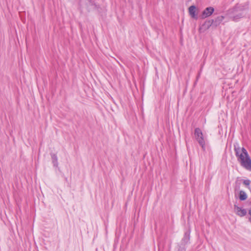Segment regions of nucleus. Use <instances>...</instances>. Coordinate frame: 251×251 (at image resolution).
Listing matches in <instances>:
<instances>
[{
	"label": "nucleus",
	"mask_w": 251,
	"mask_h": 251,
	"mask_svg": "<svg viewBox=\"0 0 251 251\" xmlns=\"http://www.w3.org/2000/svg\"><path fill=\"white\" fill-rule=\"evenodd\" d=\"M234 209L236 214L240 217H243L247 214V210L245 209H243L237 205H234Z\"/></svg>",
	"instance_id": "obj_5"
},
{
	"label": "nucleus",
	"mask_w": 251,
	"mask_h": 251,
	"mask_svg": "<svg viewBox=\"0 0 251 251\" xmlns=\"http://www.w3.org/2000/svg\"><path fill=\"white\" fill-rule=\"evenodd\" d=\"M200 146H201L203 150H205V142L203 136L202 137H200L198 140H197Z\"/></svg>",
	"instance_id": "obj_11"
},
{
	"label": "nucleus",
	"mask_w": 251,
	"mask_h": 251,
	"mask_svg": "<svg viewBox=\"0 0 251 251\" xmlns=\"http://www.w3.org/2000/svg\"><path fill=\"white\" fill-rule=\"evenodd\" d=\"M234 151L238 160L245 169L251 172V158L246 149L244 147L241 149L239 147L234 146Z\"/></svg>",
	"instance_id": "obj_1"
},
{
	"label": "nucleus",
	"mask_w": 251,
	"mask_h": 251,
	"mask_svg": "<svg viewBox=\"0 0 251 251\" xmlns=\"http://www.w3.org/2000/svg\"><path fill=\"white\" fill-rule=\"evenodd\" d=\"M190 238V230H189L185 232L183 237L181 240L182 245L185 246L189 243Z\"/></svg>",
	"instance_id": "obj_6"
},
{
	"label": "nucleus",
	"mask_w": 251,
	"mask_h": 251,
	"mask_svg": "<svg viewBox=\"0 0 251 251\" xmlns=\"http://www.w3.org/2000/svg\"><path fill=\"white\" fill-rule=\"evenodd\" d=\"M214 12V8L213 7H206L201 13L200 18L204 19L210 16Z\"/></svg>",
	"instance_id": "obj_3"
},
{
	"label": "nucleus",
	"mask_w": 251,
	"mask_h": 251,
	"mask_svg": "<svg viewBox=\"0 0 251 251\" xmlns=\"http://www.w3.org/2000/svg\"><path fill=\"white\" fill-rule=\"evenodd\" d=\"M246 7L245 4L237 3L232 8L228 10V14L232 21L237 22L244 16V11Z\"/></svg>",
	"instance_id": "obj_2"
},
{
	"label": "nucleus",
	"mask_w": 251,
	"mask_h": 251,
	"mask_svg": "<svg viewBox=\"0 0 251 251\" xmlns=\"http://www.w3.org/2000/svg\"><path fill=\"white\" fill-rule=\"evenodd\" d=\"M225 17L223 16H220L213 20V25L217 26L219 25L221 22L224 20Z\"/></svg>",
	"instance_id": "obj_10"
},
{
	"label": "nucleus",
	"mask_w": 251,
	"mask_h": 251,
	"mask_svg": "<svg viewBox=\"0 0 251 251\" xmlns=\"http://www.w3.org/2000/svg\"><path fill=\"white\" fill-rule=\"evenodd\" d=\"M194 135L196 140L203 136L201 130L199 127L195 129Z\"/></svg>",
	"instance_id": "obj_9"
},
{
	"label": "nucleus",
	"mask_w": 251,
	"mask_h": 251,
	"mask_svg": "<svg viewBox=\"0 0 251 251\" xmlns=\"http://www.w3.org/2000/svg\"><path fill=\"white\" fill-rule=\"evenodd\" d=\"M249 214L251 216V218L249 219V221L251 223V209H250L249 211Z\"/></svg>",
	"instance_id": "obj_14"
},
{
	"label": "nucleus",
	"mask_w": 251,
	"mask_h": 251,
	"mask_svg": "<svg viewBox=\"0 0 251 251\" xmlns=\"http://www.w3.org/2000/svg\"><path fill=\"white\" fill-rule=\"evenodd\" d=\"M189 13L191 17L196 20L198 18V16L196 13V7L195 5H191L189 7Z\"/></svg>",
	"instance_id": "obj_7"
},
{
	"label": "nucleus",
	"mask_w": 251,
	"mask_h": 251,
	"mask_svg": "<svg viewBox=\"0 0 251 251\" xmlns=\"http://www.w3.org/2000/svg\"><path fill=\"white\" fill-rule=\"evenodd\" d=\"M213 25V20H206L200 27V30L205 31Z\"/></svg>",
	"instance_id": "obj_4"
},
{
	"label": "nucleus",
	"mask_w": 251,
	"mask_h": 251,
	"mask_svg": "<svg viewBox=\"0 0 251 251\" xmlns=\"http://www.w3.org/2000/svg\"><path fill=\"white\" fill-rule=\"evenodd\" d=\"M247 195L245 192L243 190H241L239 192V199L241 201H245L247 199Z\"/></svg>",
	"instance_id": "obj_12"
},
{
	"label": "nucleus",
	"mask_w": 251,
	"mask_h": 251,
	"mask_svg": "<svg viewBox=\"0 0 251 251\" xmlns=\"http://www.w3.org/2000/svg\"><path fill=\"white\" fill-rule=\"evenodd\" d=\"M50 156L52 160V163L54 167H57L58 166V158L56 153H51Z\"/></svg>",
	"instance_id": "obj_8"
},
{
	"label": "nucleus",
	"mask_w": 251,
	"mask_h": 251,
	"mask_svg": "<svg viewBox=\"0 0 251 251\" xmlns=\"http://www.w3.org/2000/svg\"><path fill=\"white\" fill-rule=\"evenodd\" d=\"M243 183L245 184L248 188L249 187H251V181L249 179H246L243 180Z\"/></svg>",
	"instance_id": "obj_13"
}]
</instances>
